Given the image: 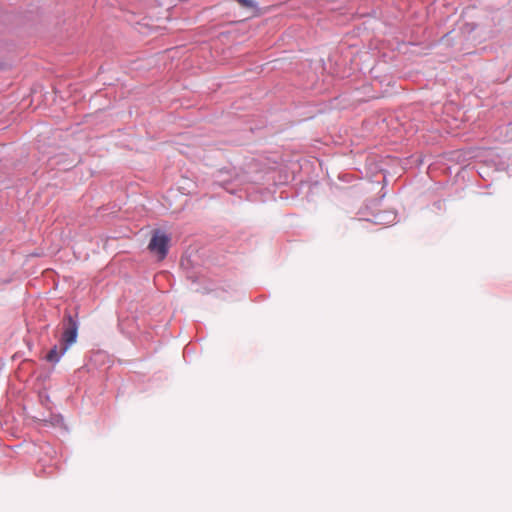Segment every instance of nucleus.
<instances>
[{
  "mask_svg": "<svg viewBox=\"0 0 512 512\" xmlns=\"http://www.w3.org/2000/svg\"><path fill=\"white\" fill-rule=\"evenodd\" d=\"M238 4L243 7L251 8L255 6L254 0H235Z\"/></svg>",
  "mask_w": 512,
  "mask_h": 512,
  "instance_id": "20e7f679",
  "label": "nucleus"
},
{
  "mask_svg": "<svg viewBox=\"0 0 512 512\" xmlns=\"http://www.w3.org/2000/svg\"><path fill=\"white\" fill-rule=\"evenodd\" d=\"M170 237L161 230H155L148 244L151 253L156 254L158 260H163L168 253Z\"/></svg>",
  "mask_w": 512,
  "mask_h": 512,
  "instance_id": "f03ea898",
  "label": "nucleus"
},
{
  "mask_svg": "<svg viewBox=\"0 0 512 512\" xmlns=\"http://www.w3.org/2000/svg\"><path fill=\"white\" fill-rule=\"evenodd\" d=\"M78 336V323L71 314L66 313L64 316V330L61 336L62 353L76 342Z\"/></svg>",
  "mask_w": 512,
  "mask_h": 512,
  "instance_id": "f257e3e1",
  "label": "nucleus"
},
{
  "mask_svg": "<svg viewBox=\"0 0 512 512\" xmlns=\"http://www.w3.org/2000/svg\"><path fill=\"white\" fill-rule=\"evenodd\" d=\"M65 353H62V347L60 349H58L57 346H54L46 355V360L51 362V363H57L59 362L60 358L64 355Z\"/></svg>",
  "mask_w": 512,
  "mask_h": 512,
  "instance_id": "7ed1b4c3",
  "label": "nucleus"
}]
</instances>
